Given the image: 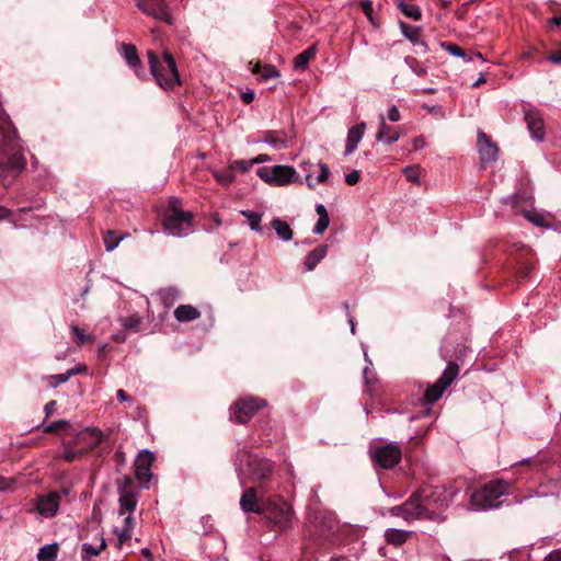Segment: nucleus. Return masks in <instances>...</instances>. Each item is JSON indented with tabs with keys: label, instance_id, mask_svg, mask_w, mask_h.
I'll return each mask as SVG.
<instances>
[{
	"label": "nucleus",
	"instance_id": "obj_1",
	"mask_svg": "<svg viewBox=\"0 0 561 561\" xmlns=\"http://www.w3.org/2000/svg\"><path fill=\"white\" fill-rule=\"evenodd\" d=\"M456 491L446 486H423L415 491L403 504L389 510L391 516L405 522L428 519L440 522L442 513L453 502Z\"/></svg>",
	"mask_w": 561,
	"mask_h": 561
},
{
	"label": "nucleus",
	"instance_id": "obj_2",
	"mask_svg": "<svg viewBox=\"0 0 561 561\" xmlns=\"http://www.w3.org/2000/svg\"><path fill=\"white\" fill-rule=\"evenodd\" d=\"M236 470L241 484L256 483L267 486L273 481L275 465L257 454L239 448L236 455Z\"/></svg>",
	"mask_w": 561,
	"mask_h": 561
},
{
	"label": "nucleus",
	"instance_id": "obj_3",
	"mask_svg": "<svg viewBox=\"0 0 561 561\" xmlns=\"http://www.w3.org/2000/svg\"><path fill=\"white\" fill-rule=\"evenodd\" d=\"M25 164L16 130L9 117L0 111V171L12 170L19 173Z\"/></svg>",
	"mask_w": 561,
	"mask_h": 561
},
{
	"label": "nucleus",
	"instance_id": "obj_4",
	"mask_svg": "<svg viewBox=\"0 0 561 561\" xmlns=\"http://www.w3.org/2000/svg\"><path fill=\"white\" fill-rule=\"evenodd\" d=\"M181 206L180 198H170L162 218L163 231L168 236L183 238L193 232V216L190 211H183Z\"/></svg>",
	"mask_w": 561,
	"mask_h": 561
},
{
	"label": "nucleus",
	"instance_id": "obj_5",
	"mask_svg": "<svg viewBox=\"0 0 561 561\" xmlns=\"http://www.w3.org/2000/svg\"><path fill=\"white\" fill-rule=\"evenodd\" d=\"M147 56L150 72L156 79V82L162 89H172L176 84H180V76L176 64L170 53L164 51L162 60H160L153 51H148Z\"/></svg>",
	"mask_w": 561,
	"mask_h": 561
},
{
	"label": "nucleus",
	"instance_id": "obj_6",
	"mask_svg": "<svg viewBox=\"0 0 561 561\" xmlns=\"http://www.w3.org/2000/svg\"><path fill=\"white\" fill-rule=\"evenodd\" d=\"M508 485L502 480L491 481L471 495V505L477 511L496 508L500 497L507 493Z\"/></svg>",
	"mask_w": 561,
	"mask_h": 561
},
{
	"label": "nucleus",
	"instance_id": "obj_7",
	"mask_svg": "<svg viewBox=\"0 0 561 561\" xmlns=\"http://www.w3.org/2000/svg\"><path fill=\"white\" fill-rule=\"evenodd\" d=\"M440 354L442 357L447 360V366L438 380L428 386L425 390L424 399L427 403H434L439 400L445 390L454 382L459 374V366L449 359L450 355L448 354L447 346L440 347Z\"/></svg>",
	"mask_w": 561,
	"mask_h": 561
},
{
	"label": "nucleus",
	"instance_id": "obj_8",
	"mask_svg": "<svg viewBox=\"0 0 561 561\" xmlns=\"http://www.w3.org/2000/svg\"><path fill=\"white\" fill-rule=\"evenodd\" d=\"M261 515L266 518L273 529L277 530L290 528L294 522V512L290 505L279 497L268 499Z\"/></svg>",
	"mask_w": 561,
	"mask_h": 561
},
{
	"label": "nucleus",
	"instance_id": "obj_9",
	"mask_svg": "<svg viewBox=\"0 0 561 561\" xmlns=\"http://www.w3.org/2000/svg\"><path fill=\"white\" fill-rule=\"evenodd\" d=\"M256 175L272 186H285L294 182H301L296 170L290 165L262 167L256 170Z\"/></svg>",
	"mask_w": 561,
	"mask_h": 561
},
{
	"label": "nucleus",
	"instance_id": "obj_10",
	"mask_svg": "<svg viewBox=\"0 0 561 561\" xmlns=\"http://www.w3.org/2000/svg\"><path fill=\"white\" fill-rule=\"evenodd\" d=\"M69 491H50L46 494H41L36 497L34 507L30 513L36 514L41 518H53L57 515L62 496H67Z\"/></svg>",
	"mask_w": 561,
	"mask_h": 561
},
{
	"label": "nucleus",
	"instance_id": "obj_11",
	"mask_svg": "<svg viewBox=\"0 0 561 561\" xmlns=\"http://www.w3.org/2000/svg\"><path fill=\"white\" fill-rule=\"evenodd\" d=\"M401 457L402 450L396 442H390L386 445H377L370 448L371 461L382 469L393 468L400 462Z\"/></svg>",
	"mask_w": 561,
	"mask_h": 561
},
{
	"label": "nucleus",
	"instance_id": "obj_12",
	"mask_svg": "<svg viewBox=\"0 0 561 561\" xmlns=\"http://www.w3.org/2000/svg\"><path fill=\"white\" fill-rule=\"evenodd\" d=\"M268 491L267 486L257 485L247 488L240 499V507L244 513L261 514L265 507L266 501L264 495Z\"/></svg>",
	"mask_w": 561,
	"mask_h": 561
},
{
	"label": "nucleus",
	"instance_id": "obj_13",
	"mask_svg": "<svg viewBox=\"0 0 561 561\" xmlns=\"http://www.w3.org/2000/svg\"><path fill=\"white\" fill-rule=\"evenodd\" d=\"M266 405V401L261 398H244L236 402L233 408L234 421L245 424L260 409Z\"/></svg>",
	"mask_w": 561,
	"mask_h": 561
},
{
	"label": "nucleus",
	"instance_id": "obj_14",
	"mask_svg": "<svg viewBox=\"0 0 561 561\" xmlns=\"http://www.w3.org/2000/svg\"><path fill=\"white\" fill-rule=\"evenodd\" d=\"M136 5L145 14L163 21L169 25L173 24V18L164 0H136Z\"/></svg>",
	"mask_w": 561,
	"mask_h": 561
},
{
	"label": "nucleus",
	"instance_id": "obj_15",
	"mask_svg": "<svg viewBox=\"0 0 561 561\" xmlns=\"http://www.w3.org/2000/svg\"><path fill=\"white\" fill-rule=\"evenodd\" d=\"M527 129L534 140L542 141L546 135L545 122L541 114L535 108L524 111Z\"/></svg>",
	"mask_w": 561,
	"mask_h": 561
},
{
	"label": "nucleus",
	"instance_id": "obj_16",
	"mask_svg": "<svg viewBox=\"0 0 561 561\" xmlns=\"http://www.w3.org/2000/svg\"><path fill=\"white\" fill-rule=\"evenodd\" d=\"M477 148L480 154V159L483 163L495 161L499 153V148L491 138L480 130L478 133Z\"/></svg>",
	"mask_w": 561,
	"mask_h": 561
},
{
	"label": "nucleus",
	"instance_id": "obj_17",
	"mask_svg": "<svg viewBox=\"0 0 561 561\" xmlns=\"http://www.w3.org/2000/svg\"><path fill=\"white\" fill-rule=\"evenodd\" d=\"M365 130H366V123H364V122L356 124L355 126H353L348 129L344 156H350L356 150L359 141L363 139V137L365 135Z\"/></svg>",
	"mask_w": 561,
	"mask_h": 561
},
{
	"label": "nucleus",
	"instance_id": "obj_18",
	"mask_svg": "<svg viewBox=\"0 0 561 561\" xmlns=\"http://www.w3.org/2000/svg\"><path fill=\"white\" fill-rule=\"evenodd\" d=\"M400 138V134L391 126L386 123L383 115H380L379 129L376 135V139L380 142L392 145Z\"/></svg>",
	"mask_w": 561,
	"mask_h": 561
},
{
	"label": "nucleus",
	"instance_id": "obj_19",
	"mask_svg": "<svg viewBox=\"0 0 561 561\" xmlns=\"http://www.w3.org/2000/svg\"><path fill=\"white\" fill-rule=\"evenodd\" d=\"M174 318L179 322H190L201 317V311L192 305H180L175 308Z\"/></svg>",
	"mask_w": 561,
	"mask_h": 561
},
{
	"label": "nucleus",
	"instance_id": "obj_20",
	"mask_svg": "<svg viewBox=\"0 0 561 561\" xmlns=\"http://www.w3.org/2000/svg\"><path fill=\"white\" fill-rule=\"evenodd\" d=\"M306 171V183L310 188H313L317 184L324 183L329 175H330V169L325 163L319 162V174L316 179V182L312 181V176L310 172L307 171L306 167H311V163L305 162L300 165Z\"/></svg>",
	"mask_w": 561,
	"mask_h": 561
},
{
	"label": "nucleus",
	"instance_id": "obj_21",
	"mask_svg": "<svg viewBox=\"0 0 561 561\" xmlns=\"http://www.w3.org/2000/svg\"><path fill=\"white\" fill-rule=\"evenodd\" d=\"M318 53V47L316 44L308 47L302 53L298 54L294 59V69L296 71H305L310 62Z\"/></svg>",
	"mask_w": 561,
	"mask_h": 561
},
{
	"label": "nucleus",
	"instance_id": "obj_22",
	"mask_svg": "<svg viewBox=\"0 0 561 561\" xmlns=\"http://www.w3.org/2000/svg\"><path fill=\"white\" fill-rule=\"evenodd\" d=\"M525 218L537 227L551 228L552 215L550 213H540L537 210L525 211Z\"/></svg>",
	"mask_w": 561,
	"mask_h": 561
},
{
	"label": "nucleus",
	"instance_id": "obj_23",
	"mask_svg": "<svg viewBox=\"0 0 561 561\" xmlns=\"http://www.w3.org/2000/svg\"><path fill=\"white\" fill-rule=\"evenodd\" d=\"M411 534L409 530L389 528L385 531V539L388 543L399 547L407 542Z\"/></svg>",
	"mask_w": 561,
	"mask_h": 561
},
{
	"label": "nucleus",
	"instance_id": "obj_24",
	"mask_svg": "<svg viewBox=\"0 0 561 561\" xmlns=\"http://www.w3.org/2000/svg\"><path fill=\"white\" fill-rule=\"evenodd\" d=\"M328 252L327 245H319L314 250L308 253L305 259L306 270L311 272L316 266L324 259Z\"/></svg>",
	"mask_w": 561,
	"mask_h": 561
},
{
	"label": "nucleus",
	"instance_id": "obj_25",
	"mask_svg": "<svg viewBox=\"0 0 561 561\" xmlns=\"http://www.w3.org/2000/svg\"><path fill=\"white\" fill-rule=\"evenodd\" d=\"M80 438L87 442L90 448H95L103 442L104 434L98 427H87L81 432Z\"/></svg>",
	"mask_w": 561,
	"mask_h": 561
},
{
	"label": "nucleus",
	"instance_id": "obj_26",
	"mask_svg": "<svg viewBox=\"0 0 561 561\" xmlns=\"http://www.w3.org/2000/svg\"><path fill=\"white\" fill-rule=\"evenodd\" d=\"M134 527L135 520L131 514H128L124 519V526L121 529H115V534L117 535L119 546H122L131 538Z\"/></svg>",
	"mask_w": 561,
	"mask_h": 561
},
{
	"label": "nucleus",
	"instance_id": "obj_27",
	"mask_svg": "<svg viewBox=\"0 0 561 561\" xmlns=\"http://www.w3.org/2000/svg\"><path fill=\"white\" fill-rule=\"evenodd\" d=\"M251 70L252 73L260 75L264 81H267L273 78H278L280 76L279 71L273 65L261 66L257 62L253 65Z\"/></svg>",
	"mask_w": 561,
	"mask_h": 561
},
{
	"label": "nucleus",
	"instance_id": "obj_28",
	"mask_svg": "<svg viewBox=\"0 0 561 561\" xmlns=\"http://www.w3.org/2000/svg\"><path fill=\"white\" fill-rule=\"evenodd\" d=\"M397 4H398V8L401 10V12L405 16H408L414 21L421 20L422 12H421V9L416 4L405 2L404 0H397Z\"/></svg>",
	"mask_w": 561,
	"mask_h": 561
},
{
	"label": "nucleus",
	"instance_id": "obj_29",
	"mask_svg": "<svg viewBox=\"0 0 561 561\" xmlns=\"http://www.w3.org/2000/svg\"><path fill=\"white\" fill-rule=\"evenodd\" d=\"M272 227L282 240L289 241L293 239V230L286 221L275 218L272 221Z\"/></svg>",
	"mask_w": 561,
	"mask_h": 561
},
{
	"label": "nucleus",
	"instance_id": "obj_30",
	"mask_svg": "<svg viewBox=\"0 0 561 561\" xmlns=\"http://www.w3.org/2000/svg\"><path fill=\"white\" fill-rule=\"evenodd\" d=\"M263 142L272 146L275 149H282L286 147V141L280 133L275 130H266L263 134Z\"/></svg>",
	"mask_w": 561,
	"mask_h": 561
},
{
	"label": "nucleus",
	"instance_id": "obj_31",
	"mask_svg": "<svg viewBox=\"0 0 561 561\" xmlns=\"http://www.w3.org/2000/svg\"><path fill=\"white\" fill-rule=\"evenodd\" d=\"M211 174L219 184L226 186L230 185L236 180V172L230 164L222 171L214 170Z\"/></svg>",
	"mask_w": 561,
	"mask_h": 561
},
{
	"label": "nucleus",
	"instance_id": "obj_32",
	"mask_svg": "<svg viewBox=\"0 0 561 561\" xmlns=\"http://www.w3.org/2000/svg\"><path fill=\"white\" fill-rule=\"evenodd\" d=\"M137 505V501L133 494L124 493L119 496V510L118 514L124 515L126 513L131 514Z\"/></svg>",
	"mask_w": 561,
	"mask_h": 561
},
{
	"label": "nucleus",
	"instance_id": "obj_33",
	"mask_svg": "<svg viewBox=\"0 0 561 561\" xmlns=\"http://www.w3.org/2000/svg\"><path fill=\"white\" fill-rule=\"evenodd\" d=\"M400 28L407 39H409L414 45L419 44L422 33V28L420 26H414L407 24L404 22H400Z\"/></svg>",
	"mask_w": 561,
	"mask_h": 561
},
{
	"label": "nucleus",
	"instance_id": "obj_34",
	"mask_svg": "<svg viewBox=\"0 0 561 561\" xmlns=\"http://www.w3.org/2000/svg\"><path fill=\"white\" fill-rule=\"evenodd\" d=\"M58 554V545L49 543L43 546L37 553L38 561H55Z\"/></svg>",
	"mask_w": 561,
	"mask_h": 561
},
{
	"label": "nucleus",
	"instance_id": "obj_35",
	"mask_svg": "<svg viewBox=\"0 0 561 561\" xmlns=\"http://www.w3.org/2000/svg\"><path fill=\"white\" fill-rule=\"evenodd\" d=\"M122 48H123L124 58L130 67L136 68L137 66L140 65V59H139L137 49L134 45L123 44Z\"/></svg>",
	"mask_w": 561,
	"mask_h": 561
},
{
	"label": "nucleus",
	"instance_id": "obj_36",
	"mask_svg": "<svg viewBox=\"0 0 561 561\" xmlns=\"http://www.w3.org/2000/svg\"><path fill=\"white\" fill-rule=\"evenodd\" d=\"M241 215L248 219V224L251 230L261 231L262 214L254 213L252 210H241Z\"/></svg>",
	"mask_w": 561,
	"mask_h": 561
},
{
	"label": "nucleus",
	"instance_id": "obj_37",
	"mask_svg": "<svg viewBox=\"0 0 561 561\" xmlns=\"http://www.w3.org/2000/svg\"><path fill=\"white\" fill-rule=\"evenodd\" d=\"M161 299L164 305H172L180 299V290L175 287H169L160 291Z\"/></svg>",
	"mask_w": 561,
	"mask_h": 561
},
{
	"label": "nucleus",
	"instance_id": "obj_38",
	"mask_svg": "<svg viewBox=\"0 0 561 561\" xmlns=\"http://www.w3.org/2000/svg\"><path fill=\"white\" fill-rule=\"evenodd\" d=\"M154 460V455L149 449H142L135 461V466H141V467H151L152 462Z\"/></svg>",
	"mask_w": 561,
	"mask_h": 561
},
{
	"label": "nucleus",
	"instance_id": "obj_39",
	"mask_svg": "<svg viewBox=\"0 0 561 561\" xmlns=\"http://www.w3.org/2000/svg\"><path fill=\"white\" fill-rule=\"evenodd\" d=\"M105 547H106L105 539L102 538L101 543H100V546L98 548L93 547L92 545L87 543V542L83 543L82 545V552L84 553V558L90 559L91 557L99 556L100 552L105 549Z\"/></svg>",
	"mask_w": 561,
	"mask_h": 561
},
{
	"label": "nucleus",
	"instance_id": "obj_40",
	"mask_svg": "<svg viewBox=\"0 0 561 561\" xmlns=\"http://www.w3.org/2000/svg\"><path fill=\"white\" fill-rule=\"evenodd\" d=\"M141 318L139 316H131L128 318L121 319L122 325L127 331H138L141 324Z\"/></svg>",
	"mask_w": 561,
	"mask_h": 561
},
{
	"label": "nucleus",
	"instance_id": "obj_41",
	"mask_svg": "<svg viewBox=\"0 0 561 561\" xmlns=\"http://www.w3.org/2000/svg\"><path fill=\"white\" fill-rule=\"evenodd\" d=\"M121 239L122 238L118 237L115 231L108 230L104 236V245L106 251H113L119 244Z\"/></svg>",
	"mask_w": 561,
	"mask_h": 561
},
{
	"label": "nucleus",
	"instance_id": "obj_42",
	"mask_svg": "<svg viewBox=\"0 0 561 561\" xmlns=\"http://www.w3.org/2000/svg\"><path fill=\"white\" fill-rule=\"evenodd\" d=\"M403 173L409 182H419L420 180V168L416 165L405 167Z\"/></svg>",
	"mask_w": 561,
	"mask_h": 561
},
{
	"label": "nucleus",
	"instance_id": "obj_43",
	"mask_svg": "<svg viewBox=\"0 0 561 561\" xmlns=\"http://www.w3.org/2000/svg\"><path fill=\"white\" fill-rule=\"evenodd\" d=\"M440 46L446 50L448 51L450 55L455 56V57H460V58H465L466 57V54L465 51L456 44H451V43H445L443 42L440 44Z\"/></svg>",
	"mask_w": 561,
	"mask_h": 561
},
{
	"label": "nucleus",
	"instance_id": "obj_44",
	"mask_svg": "<svg viewBox=\"0 0 561 561\" xmlns=\"http://www.w3.org/2000/svg\"><path fill=\"white\" fill-rule=\"evenodd\" d=\"M71 332L73 336L78 340L79 344H84L85 342L91 340V336L85 334L82 329H80L77 324L71 325Z\"/></svg>",
	"mask_w": 561,
	"mask_h": 561
},
{
	"label": "nucleus",
	"instance_id": "obj_45",
	"mask_svg": "<svg viewBox=\"0 0 561 561\" xmlns=\"http://www.w3.org/2000/svg\"><path fill=\"white\" fill-rule=\"evenodd\" d=\"M135 476L139 481L148 482L151 478L150 468L135 466Z\"/></svg>",
	"mask_w": 561,
	"mask_h": 561
},
{
	"label": "nucleus",
	"instance_id": "obj_46",
	"mask_svg": "<svg viewBox=\"0 0 561 561\" xmlns=\"http://www.w3.org/2000/svg\"><path fill=\"white\" fill-rule=\"evenodd\" d=\"M231 168L236 172V170H239L240 172H247L252 165V159L251 160H236L230 163Z\"/></svg>",
	"mask_w": 561,
	"mask_h": 561
},
{
	"label": "nucleus",
	"instance_id": "obj_47",
	"mask_svg": "<svg viewBox=\"0 0 561 561\" xmlns=\"http://www.w3.org/2000/svg\"><path fill=\"white\" fill-rule=\"evenodd\" d=\"M330 225V219L329 217H319L318 218V221L316 222L314 227H313V233L316 234H322L327 228L329 227Z\"/></svg>",
	"mask_w": 561,
	"mask_h": 561
},
{
	"label": "nucleus",
	"instance_id": "obj_48",
	"mask_svg": "<svg viewBox=\"0 0 561 561\" xmlns=\"http://www.w3.org/2000/svg\"><path fill=\"white\" fill-rule=\"evenodd\" d=\"M82 455H83L82 450H73L70 448H66L62 453V458L68 462H72L73 460L81 457Z\"/></svg>",
	"mask_w": 561,
	"mask_h": 561
},
{
	"label": "nucleus",
	"instance_id": "obj_49",
	"mask_svg": "<svg viewBox=\"0 0 561 561\" xmlns=\"http://www.w3.org/2000/svg\"><path fill=\"white\" fill-rule=\"evenodd\" d=\"M69 425V422L66 421V420H59V421H55V422H51L50 424H48L47 426H45L44 428V432L45 433H51V432H55L59 428H64L66 426Z\"/></svg>",
	"mask_w": 561,
	"mask_h": 561
},
{
	"label": "nucleus",
	"instance_id": "obj_50",
	"mask_svg": "<svg viewBox=\"0 0 561 561\" xmlns=\"http://www.w3.org/2000/svg\"><path fill=\"white\" fill-rule=\"evenodd\" d=\"M405 61L417 76L423 77L426 75V69L424 67L416 66L417 61L415 58L407 57Z\"/></svg>",
	"mask_w": 561,
	"mask_h": 561
},
{
	"label": "nucleus",
	"instance_id": "obj_51",
	"mask_svg": "<svg viewBox=\"0 0 561 561\" xmlns=\"http://www.w3.org/2000/svg\"><path fill=\"white\" fill-rule=\"evenodd\" d=\"M70 378L71 377L68 376V370L66 373L57 374L50 377V379L54 380V382L51 383L54 387L67 382Z\"/></svg>",
	"mask_w": 561,
	"mask_h": 561
},
{
	"label": "nucleus",
	"instance_id": "obj_52",
	"mask_svg": "<svg viewBox=\"0 0 561 561\" xmlns=\"http://www.w3.org/2000/svg\"><path fill=\"white\" fill-rule=\"evenodd\" d=\"M387 118L390 121V122H399L401 119V114H400V111L399 108L396 106V105H392L389 110H388V113H387Z\"/></svg>",
	"mask_w": 561,
	"mask_h": 561
},
{
	"label": "nucleus",
	"instance_id": "obj_53",
	"mask_svg": "<svg viewBox=\"0 0 561 561\" xmlns=\"http://www.w3.org/2000/svg\"><path fill=\"white\" fill-rule=\"evenodd\" d=\"M360 179V175H359V172L357 170H353L352 172L347 173L345 175V182L348 184V185H355L358 183Z\"/></svg>",
	"mask_w": 561,
	"mask_h": 561
},
{
	"label": "nucleus",
	"instance_id": "obj_54",
	"mask_svg": "<svg viewBox=\"0 0 561 561\" xmlns=\"http://www.w3.org/2000/svg\"><path fill=\"white\" fill-rule=\"evenodd\" d=\"M360 8L364 11V13L366 14V16L369 20H373V18H371V14H373V2L370 0H363L360 2Z\"/></svg>",
	"mask_w": 561,
	"mask_h": 561
},
{
	"label": "nucleus",
	"instance_id": "obj_55",
	"mask_svg": "<svg viewBox=\"0 0 561 561\" xmlns=\"http://www.w3.org/2000/svg\"><path fill=\"white\" fill-rule=\"evenodd\" d=\"M210 519L211 518L209 515L203 516L201 518V524L203 525L202 534L206 535L211 530L213 525L210 524Z\"/></svg>",
	"mask_w": 561,
	"mask_h": 561
},
{
	"label": "nucleus",
	"instance_id": "obj_56",
	"mask_svg": "<svg viewBox=\"0 0 561 561\" xmlns=\"http://www.w3.org/2000/svg\"><path fill=\"white\" fill-rule=\"evenodd\" d=\"M531 271H533V266L527 263L518 268L517 275L520 278H526L530 275Z\"/></svg>",
	"mask_w": 561,
	"mask_h": 561
},
{
	"label": "nucleus",
	"instance_id": "obj_57",
	"mask_svg": "<svg viewBox=\"0 0 561 561\" xmlns=\"http://www.w3.org/2000/svg\"><path fill=\"white\" fill-rule=\"evenodd\" d=\"M543 561H561V549H557L548 553Z\"/></svg>",
	"mask_w": 561,
	"mask_h": 561
},
{
	"label": "nucleus",
	"instance_id": "obj_58",
	"mask_svg": "<svg viewBox=\"0 0 561 561\" xmlns=\"http://www.w3.org/2000/svg\"><path fill=\"white\" fill-rule=\"evenodd\" d=\"M87 369H88L87 365L80 364V365L69 369L68 370V376L72 377V376H76L78 374L85 373Z\"/></svg>",
	"mask_w": 561,
	"mask_h": 561
},
{
	"label": "nucleus",
	"instance_id": "obj_59",
	"mask_svg": "<svg viewBox=\"0 0 561 561\" xmlns=\"http://www.w3.org/2000/svg\"><path fill=\"white\" fill-rule=\"evenodd\" d=\"M116 397L121 403L130 402L131 398L124 391L123 389H118L116 392Z\"/></svg>",
	"mask_w": 561,
	"mask_h": 561
},
{
	"label": "nucleus",
	"instance_id": "obj_60",
	"mask_svg": "<svg viewBox=\"0 0 561 561\" xmlns=\"http://www.w3.org/2000/svg\"><path fill=\"white\" fill-rule=\"evenodd\" d=\"M271 160L272 159H271V157L268 154H259L257 157L252 159V162H253V165H254V164L267 162V161H271Z\"/></svg>",
	"mask_w": 561,
	"mask_h": 561
},
{
	"label": "nucleus",
	"instance_id": "obj_61",
	"mask_svg": "<svg viewBox=\"0 0 561 561\" xmlns=\"http://www.w3.org/2000/svg\"><path fill=\"white\" fill-rule=\"evenodd\" d=\"M316 211H317L318 216L321 217V218L322 217H329L327 208L324 207L323 204H318L316 206Z\"/></svg>",
	"mask_w": 561,
	"mask_h": 561
},
{
	"label": "nucleus",
	"instance_id": "obj_62",
	"mask_svg": "<svg viewBox=\"0 0 561 561\" xmlns=\"http://www.w3.org/2000/svg\"><path fill=\"white\" fill-rule=\"evenodd\" d=\"M254 96H255V94L253 91H248V92L242 93V100L247 104H250L254 100Z\"/></svg>",
	"mask_w": 561,
	"mask_h": 561
},
{
	"label": "nucleus",
	"instance_id": "obj_63",
	"mask_svg": "<svg viewBox=\"0 0 561 561\" xmlns=\"http://www.w3.org/2000/svg\"><path fill=\"white\" fill-rule=\"evenodd\" d=\"M425 146V140L422 137H416L413 140V148L415 150L422 149Z\"/></svg>",
	"mask_w": 561,
	"mask_h": 561
},
{
	"label": "nucleus",
	"instance_id": "obj_64",
	"mask_svg": "<svg viewBox=\"0 0 561 561\" xmlns=\"http://www.w3.org/2000/svg\"><path fill=\"white\" fill-rule=\"evenodd\" d=\"M548 60L552 64H561V51L550 55Z\"/></svg>",
	"mask_w": 561,
	"mask_h": 561
}]
</instances>
